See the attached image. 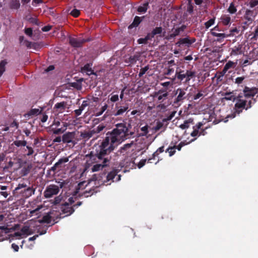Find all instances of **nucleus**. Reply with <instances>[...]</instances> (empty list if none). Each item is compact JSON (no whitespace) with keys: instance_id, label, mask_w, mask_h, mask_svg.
Wrapping results in <instances>:
<instances>
[{"instance_id":"obj_2","label":"nucleus","mask_w":258,"mask_h":258,"mask_svg":"<svg viewBox=\"0 0 258 258\" xmlns=\"http://www.w3.org/2000/svg\"><path fill=\"white\" fill-rule=\"evenodd\" d=\"M105 154H100V150L99 153L95 156H91L89 159L87 160L86 166L83 174L86 172L90 171L91 172H97L100 171L107 165V163L108 160L107 159L102 160L101 157Z\"/></svg>"},{"instance_id":"obj_57","label":"nucleus","mask_w":258,"mask_h":258,"mask_svg":"<svg viewBox=\"0 0 258 258\" xmlns=\"http://www.w3.org/2000/svg\"><path fill=\"white\" fill-rule=\"evenodd\" d=\"M202 95H203V94L199 92L196 95H195V96L194 97V99L197 100V99H199V98H200L201 96H202Z\"/></svg>"},{"instance_id":"obj_47","label":"nucleus","mask_w":258,"mask_h":258,"mask_svg":"<svg viewBox=\"0 0 258 258\" xmlns=\"http://www.w3.org/2000/svg\"><path fill=\"white\" fill-rule=\"evenodd\" d=\"M244 79L243 77H238L235 80V82L237 84H240L242 83Z\"/></svg>"},{"instance_id":"obj_26","label":"nucleus","mask_w":258,"mask_h":258,"mask_svg":"<svg viewBox=\"0 0 258 258\" xmlns=\"http://www.w3.org/2000/svg\"><path fill=\"white\" fill-rule=\"evenodd\" d=\"M148 8V4L145 3L143 6H141L138 8V11L141 13H145Z\"/></svg>"},{"instance_id":"obj_8","label":"nucleus","mask_w":258,"mask_h":258,"mask_svg":"<svg viewBox=\"0 0 258 258\" xmlns=\"http://www.w3.org/2000/svg\"><path fill=\"white\" fill-rule=\"evenodd\" d=\"M194 140L195 139H193L188 142H186L185 141L182 142H181L177 146H173V147H169L167 150V152H168L169 156H171L175 152L176 149H178V150H180L182 147L189 144L190 142Z\"/></svg>"},{"instance_id":"obj_48","label":"nucleus","mask_w":258,"mask_h":258,"mask_svg":"<svg viewBox=\"0 0 258 258\" xmlns=\"http://www.w3.org/2000/svg\"><path fill=\"white\" fill-rule=\"evenodd\" d=\"M88 105H89L88 101L87 100H85L83 102L82 104L80 107L81 108H83V109H84V108L87 107V106H88Z\"/></svg>"},{"instance_id":"obj_20","label":"nucleus","mask_w":258,"mask_h":258,"mask_svg":"<svg viewBox=\"0 0 258 258\" xmlns=\"http://www.w3.org/2000/svg\"><path fill=\"white\" fill-rule=\"evenodd\" d=\"M116 171H112L110 172L107 176V180L109 181L110 180L113 179L116 175Z\"/></svg>"},{"instance_id":"obj_34","label":"nucleus","mask_w":258,"mask_h":258,"mask_svg":"<svg viewBox=\"0 0 258 258\" xmlns=\"http://www.w3.org/2000/svg\"><path fill=\"white\" fill-rule=\"evenodd\" d=\"M70 14L73 16L77 17L80 15V11L77 9H74L71 11Z\"/></svg>"},{"instance_id":"obj_50","label":"nucleus","mask_w":258,"mask_h":258,"mask_svg":"<svg viewBox=\"0 0 258 258\" xmlns=\"http://www.w3.org/2000/svg\"><path fill=\"white\" fill-rule=\"evenodd\" d=\"M51 27L50 26H46L42 28L43 31L47 32L50 30Z\"/></svg>"},{"instance_id":"obj_24","label":"nucleus","mask_w":258,"mask_h":258,"mask_svg":"<svg viewBox=\"0 0 258 258\" xmlns=\"http://www.w3.org/2000/svg\"><path fill=\"white\" fill-rule=\"evenodd\" d=\"M234 63L232 61H228L225 66L223 72L224 73H225L228 70H229L230 68H232L233 67Z\"/></svg>"},{"instance_id":"obj_45","label":"nucleus","mask_w":258,"mask_h":258,"mask_svg":"<svg viewBox=\"0 0 258 258\" xmlns=\"http://www.w3.org/2000/svg\"><path fill=\"white\" fill-rule=\"evenodd\" d=\"M184 93L183 92L180 91L178 95L177 96V101L181 100L182 99V97L184 95Z\"/></svg>"},{"instance_id":"obj_28","label":"nucleus","mask_w":258,"mask_h":258,"mask_svg":"<svg viewBox=\"0 0 258 258\" xmlns=\"http://www.w3.org/2000/svg\"><path fill=\"white\" fill-rule=\"evenodd\" d=\"M69 161L68 158H64L60 159L57 163H56L53 168H56L59 165L62 163L67 162Z\"/></svg>"},{"instance_id":"obj_58","label":"nucleus","mask_w":258,"mask_h":258,"mask_svg":"<svg viewBox=\"0 0 258 258\" xmlns=\"http://www.w3.org/2000/svg\"><path fill=\"white\" fill-rule=\"evenodd\" d=\"M147 38H140L138 40V42L139 43H144L146 42Z\"/></svg>"},{"instance_id":"obj_6","label":"nucleus","mask_w":258,"mask_h":258,"mask_svg":"<svg viewBox=\"0 0 258 258\" xmlns=\"http://www.w3.org/2000/svg\"><path fill=\"white\" fill-rule=\"evenodd\" d=\"M59 191L58 186L55 185H49L44 192V196L46 198H49L56 195Z\"/></svg>"},{"instance_id":"obj_22","label":"nucleus","mask_w":258,"mask_h":258,"mask_svg":"<svg viewBox=\"0 0 258 258\" xmlns=\"http://www.w3.org/2000/svg\"><path fill=\"white\" fill-rule=\"evenodd\" d=\"M167 96V93H158L155 96V97L157 98L158 101H161L165 99Z\"/></svg>"},{"instance_id":"obj_63","label":"nucleus","mask_w":258,"mask_h":258,"mask_svg":"<svg viewBox=\"0 0 258 258\" xmlns=\"http://www.w3.org/2000/svg\"><path fill=\"white\" fill-rule=\"evenodd\" d=\"M195 2L197 5H199L202 3L203 0H195Z\"/></svg>"},{"instance_id":"obj_11","label":"nucleus","mask_w":258,"mask_h":258,"mask_svg":"<svg viewBox=\"0 0 258 258\" xmlns=\"http://www.w3.org/2000/svg\"><path fill=\"white\" fill-rule=\"evenodd\" d=\"M21 231L24 237H26L34 233V230H32L29 226L27 225L23 227Z\"/></svg>"},{"instance_id":"obj_61","label":"nucleus","mask_w":258,"mask_h":258,"mask_svg":"<svg viewBox=\"0 0 258 258\" xmlns=\"http://www.w3.org/2000/svg\"><path fill=\"white\" fill-rule=\"evenodd\" d=\"M60 141H61L60 137H57L53 140L54 142H60Z\"/></svg>"},{"instance_id":"obj_16","label":"nucleus","mask_w":258,"mask_h":258,"mask_svg":"<svg viewBox=\"0 0 258 258\" xmlns=\"http://www.w3.org/2000/svg\"><path fill=\"white\" fill-rule=\"evenodd\" d=\"M141 21V19L140 17L137 16L136 17L132 24L128 26V28L132 29L134 27L137 26L140 23Z\"/></svg>"},{"instance_id":"obj_9","label":"nucleus","mask_w":258,"mask_h":258,"mask_svg":"<svg viewBox=\"0 0 258 258\" xmlns=\"http://www.w3.org/2000/svg\"><path fill=\"white\" fill-rule=\"evenodd\" d=\"M75 137L74 133H68L63 135L62 137V141L65 143H71L73 142Z\"/></svg>"},{"instance_id":"obj_41","label":"nucleus","mask_w":258,"mask_h":258,"mask_svg":"<svg viewBox=\"0 0 258 258\" xmlns=\"http://www.w3.org/2000/svg\"><path fill=\"white\" fill-rule=\"evenodd\" d=\"M188 43V40L187 39L184 38V39H182L180 40L178 43H177V44H178L179 46L180 44H185V43Z\"/></svg>"},{"instance_id":"obj_19","label":"nucleus","mask_w":258,"mask_h":258,"mask_svg":"<svg viewBox=\"0 0 258 258\" xmlns=\"http://www.w3.org/2000/svg\"><path fill=\"white\" fill-rule=\"evenodd\" d=\"M202 124L201 123H199L197 125L196 128H195L194 131L191 133V136L192 137H196L199 135V131L198 130L200 128Z\"/></svg>"},{"instance_id":"obj_3","label":"nucleus","mask_w":258,"mask_h":258,"mask_svg":"<svg viewBox=\"0 0 258 258\" xmlns=\"http://www.w3.org/2000/svg\"><path fill=\"white\" fill-rule=\"evenodd\" d=\"M44 207L42 206H38L35 209L30 212V216H37L38 219L36 222L49 223L50 222V217L48 213H43L42 209Z\"/></svg>"},{"instance_id":"obj_55","label":"nucleus","mask_w":258,"mask_h":258,"mask_svg":"<svg viewBox=\"0 0 258 258\" xmlns=\"http://www.w3.org/2000/svg\"><path fill=\"white\" fill-rule=\"evenodd\" d=\"M47 119H48V116L45 114H44V115H43L42 118H41V121L42 122H44L47 120Z\"/></svg>"},{"instance_id":"obj_62","label":"nucleus","mask_w":258,"mask_h":258,"mask_svg":"<svg viewBox=\"0 0 258 258\" xmlns=\"http://www.w3.org/2000/svg\"><path fill=\"white\" fill-rule=\"evenodd\" d=\"M19 6H20V4H19V2H17L16 3V5L13 6V7L14 9H17L19 7Z\"/></svg>"},{"instance_id":"obj_30","label":"nucleus","mask_w":258,"mask_h":258,"mask_svg":"<svg viewBox=\"0 0 258 258\" xmlns=\"http://www.w3.org/2000/svg\"><path fill=\"white\" fill-rule=\"evenodd\" d=\"M228 11L230 13L234 14L236 12V9L232 4H231Z\"/></svg>"},{"instance_id":"obj_5","label":"nucleus","mask_w":258,"mask_h":258,"mask_svg":"<svg viewBox=\"0 0 258 258\" xmlns=\"http://www.w3.org/2000/svg\"><path fill=\"white\" fill-rule=\"evenodd\" d=\"M155 138H152L150 136H147L145 138H143V142L140 141L137 144V147L138 150H142L147 149L149 146L154 140Z\"/></svg>"},{"instance_id":"obj_37","label":"nucleus","mask_w":258,"mask_h":258,"mask_svg":"<svg viewBox=\"0 0 258 258\" xmlns=\"http://www.w3.org/2000/svg\"><path fill=\"white\" fill-rule=\"evenodd\" d=\"M258 5V1L257 0H252L250 3L249 5L251 8L254 7L255 6Z\"/></svg>"},{"instance_id":"obj_1","label":"nucleus","mask_w":258,"mask_h":258,"mask_svg":"<svg viewBox=\"0 0 258 258\" xmlns=\"http://www.w3.org/2000/svg\"><path fill=\"white\" fill-rule=\"evenodd\" d=\"M127 128L123 124H119L110 133L107 134L105 139L99 146L101 154H107L112 151L114 148L120 144L126 138Z\"/></svg>"},{"instance_id":"obj_35","label":"nucleus","mask_w":258,"mask_h":258,"mask_svg":"<svg viewBox=\"0 0 258 258\" xmlns=\"http://www.w3.org/2000/svg\"><path fill=\"white\" fill-rule=\"evenodd\" d=\"M149 69V68L148 67H145L142 69H141L140 72L139 73V76L141 77L143 76L144 74H145V73L147 71V70Z\"/></svg>"},{"instance_id":"obj_46","label":"nucleus","mask_w":258,"mask_h":258,"mask_svg":"<svg viewBox=\"0 0 258 258\" xmlns=\"http://www.w3.org/2000/svg\"><path fill=\"white\" fill-rule=\"evenodd\" d=\"M25 33L29 36H31L32 34V29L30 28L26 29H25Z\"/></svg>"},{"instance_id":"obj_23","label":"nucleus","mask_w":258,"mask_h":258,"mask_svg":"<svg viewBox=\"0 0 258 258\" xmlns=\"http://www.w3.org/2000/svg\"><path fill=\"white\" fill-rule=\"evenodd\" d=\"M82 72L86 73L88 75H91L92 74V71L91 70V68L88 64L86 65L84 67V68L82 69Z\"/></svg>"},{"instance_id":"obj_18","label":"nucleus","mask_w":258,"mask_h":258,"mask_svg":"<svg viewBox=\"0 0 258 258\" xmlns=\"http://www.w3.org/2000/svg\"><path fill=\"white\" fill-rule=\"evenodd\" d=\"M11 236H12V237H13L12 239H19L21 238H24V237L23 236V235H22V232L21 230L19 231L15 232L14 233V234H12Z\"/></svg>"},{"instance_id":"obj_42","label":"nucleus","mask_w":258,"mask_h":258,"mask_svg":"<svg viewBox=\"0 0 258 258\" xmlns=\"http://www.w3.org/2000/svg\"><path fill=\"white\" fill-rule=\"evenodd\" d=\"M63 212H64V213H69L68 214V215H69V214H71L73 213V211H74L73 210L72 208H71V207H68V208H67V211H66V209H63Z\"/></svg>"},{"instance_id":"obj_15","label":"nucleus","mask_w":258,"mask_h":258,"mask_svg":"<svg viewBox=\"0 0 258 258\" xmlns=\"http://www.w3.org/2000/svg\"><path fill=\"white\" fill-rule=\"evenodd\" d=\"M223 99L227 100H234L235 99V95L233 92L226 93Z\"/></svg>"},{"instance_id":"obj_14","label":"nucleus","mask_w":258,"mask_h":258,"mask_svg":"<svg viewBox=\"0 0 258 258\" xmlns=\"http://www.w3.org/2000/svg\"><path fill=\"white\" fill-rule=\"evenodd\" d=\"M83 41L82 40H78L77 39L75 38H71L70 39V43L74 47H79L81 45V44L83 43Z\"/></svg>"},{"instance_id":"obj_56","label":"nucleus","mask_w":258,"mask_h":258,"mask_svg":"<svg viewBox=\"0 0 258 258\" xmlns=\"http://www.w3.org/2000/svg\"><path fill=\"white\" fill-rule=\"evenodd\" d=\"M250 64V63L249 62V60L248 59H246V60H245L243 63H242V66L243 67H245L248 64Z\"/></svg>"},{"instance_id":"obj_39","label":"nucleus","mask_w":258,"mask_h":258,"mask_svg":"<svg viewBox=\"0 0 258 258\" xmlns=\"http://www.w3.org/2000/svg\"><path fill=\"white\" fill-rule=\"evenodd\" d=\"M9 232V230L7 228H4V227H0V234H3V233H7Z\"/></svg>"},{"instance_id":"obj_32","label":"nucleus","mask_w":258,"mask_h":258,"mask_svg":"<svg viewBox=\"0 0 258 258\" xmlns=\"http://www.w3.org/2000/svg\"><path fill=\"white\" fill-rule=\"evenodd\" d=\"M185 74L187 81H189L194 76V73L191 71H187Z\"/></svg>"},{"instance_id":"obj_53","label":"nucleus","mask_w":258,"mask_h":258,"mask_svg":"<svg viewBox=\"0 0 258 258\" xmlns=\"http://www.w3.org/2000/svg\"><path fill=\"white\" fill-rule=\"evenodd\" d=\"M12 247L15 251H18L19 250V246L14 243L12 244Z\"/></svg>"},{"instance_id":"obj_13","label":"nucleus","mask_w":258,"mask_h":258,"mask_svg":"<svg viewBox=\"0 0 258 258\" xmlns=\"http://www.w3.org/2000/svg\"><path fill=\"white\" fill-rule=\"evenodd\" d=\"M255 93L254 90L246 87L244 90V95L245 97L253 96Z\"/></svg>"},{"instance_id":"obj_51","label":"nucleus","mask_w":258,"mask_h":258,"mask_svg":"<svg viewBox=\"0 0 258 258\" xmlns=\"http://www.w3.org/2000/svg\"><path fill=\"white\" fill-rule=\"evenodd\" d=\"M214 35L215 36H216L217 37H226V35L224 33H213Z\"/></svg>"},{"instance_id":"obj_10","label":"nucleus","mask_w":258,"mask_h":258,"mask_svg":"<svg viewBox=\"0 0 258 258\" xmlns=\"http://www.w3.org/2000/svg\"><path fill=\"white\" fill-rule=\"evenodd\" d=\"M67 108V104L64 102L57 103L55 105L54 109H56V111L58 113H61Z\"/></svg>"},{"instance_id":"obj_17","label":"nucleus","mask_w":258,"mask_h":258,"mask_svg":"<svg viewBox=\"0 0 258 258\" xmlns=\"http://www.w3.org/2000/svg\"><path fill=\"white\" fill-rule=\"evenodd\" d=\"M221 20L223 24L226 25L230 23V17L228 15H224L221 17Z\"/></svg>"},{"instance_id":"obj_38","label":"nucleus","mask_w":258,"mask_h":258,"mask_svg":"<svg viewBox=\"0 0 258 258\" xmlns=\"http://www.w3.org/2000/svg\"><path fill=\"white\" fill-rule=\"evenodd\" d=\"M163 126V123L161 122H158L155 126L154 130L155 131L159 130Z\"/></svg>"},{"instance_id":"obj_25","label":"nucleus","mask_w":258,"mask_h":258,"mask_svg":"<svg viewBox=\"0 0 258 258\" xmlns=\"http://www.w3.org/2000/svg\"><path fill=\"white\" fill-rule=\"evenodd\" d=\"M107 104H105L103 106H102L100 111L96 112L95 115L96 116L101 115L107 109Z\"/></svg>"},{"instance_id":"obj_31","label":"nucleus","mask_w":258,"mask_h":258,"mask_svg":"<svg viewBox=\"0 0 258 258\" xmlns=\"http://www.w3.org/2000/svg\"><path fill=\"white\" fill-rule=\"evenodd\" d=\"M215 19H211L210 20H209L208 22H207L205 23V26L207 28H209L210 27H211L212 25H213L214 23Z\"/></svg>"},{"instance_id":"obj_60","label":"nucleus","mask_w":258,"mask_h":258,"mask_svg":"<svg viewBox=\"0 0 258 258\" xmlns=\"http://www.w3.org/2000/svg\"><path fill=\"white\" fill-rule=\"evenodd\" d=\"M38 236L37 235H35V236H33V237H30L29 238V241H32V240H34L36 239V238L38 237Z\"/></svg>"},{"instance_id":"obj_36","label":"nucleus","mask_w":258,"mask_h":258,"mask_svg":"<svg viewBox=\"0 0 258 258\" xmlns=\"http://www.w3.org/2000/svg\"><path fill=\"white\" fill-rule=\"evenodd\" d=\"M162 32V28L161 27H158L155 29L153 32L152 33L153 35H156L158 34H160Z\"/></svg>"},{"instance_id":"obj_33","label":"nucleus","mask_w":258,"mask_h":258,"mask_svg":"<svg viewBox=\"0 0 258 258\" xmlns=\"http://www.w3.org/2000/svg\"><path fill=\"white\" fill-rule=\"evenodd\" d=\"M127 109V107H123L121 108H120L118 109L117 111V112L115 114V115H118L120 114H122L123 112H124Z\"/></svg>"},{"instance_id":"obj_40","label":"nucleus","mask_w":258,"mask_h":258,"mask_svg":"<svg viewBox=\"0 0 258 258\" xmlns=\"http://www.w3.org/2000/svg\"><path fill=\"white\" fill-rule=\"evenodd\" d=\"M146 162V159L141 160L138 164V168H141V167H142L145 164Z\"/></svg>"},{"instance_id":"obj_43","label":"nucleus","mask_w":258,"mask_h":258,"mask_svg":"<svg viewBox=\"0 0 258 258\" xmlns=\"http://www.w3.org/2000/svg\"><path fill=\"white\" fill-rule=\"evenodd\" d=\"M118 99V95H112L110 98V100L112 102H115Z\"/></svg>"},{"instance_id":"obj_27","label":"nucleus","mask_w":258,"mask_h":258,"mask_svg":"<svg viewBox=\"0 0 258 258\" xmlns=\"http://www.w3.org/2000/svg\"><path fill=\"white\" fill-rule=\"evenodd\" d=\"M190 123H191V121L190 120H186L183 124L180 125V127L182 130L187 128L189 127Z\"/></svg>"},{"instance_id":"obj_21","label":"nucleus","mask_w":258,"mask_h":258,"mask_svg":"<svg viewBox=\"0 0 258 258\" xmlns=\"http://www.w3.org/2000/svg\"><path fill=\"white\" fill-rule=\"evenodd\" d=\"M7 62L5 60H2L0 62V76H1L5 71V66Z\"/></svg>"},{"instance_id":"obj_12","label":"nucleus","mask_w":258,"mask_h":258,"mask_svg":"<svg viewBox=\"0 0 258 258\" xmlns=\"http://www.w3.org/2000/svg\"><path fill=\"white\" fill-rule=\"evenodd\" d=\"M149 133V126L148 125H145L141 128V131L139 133V135L140 136H146V138L149 136H150V137H151L150 135H148V134Z\"/></svg>"},{"instance_id":"obj_54","label":"nucleus","mask_w":258,"mask_h":258,"mask_svg":"<svg viewBox=\"0 0 258 258\" xmlns=\"http://www.w3.org/2000/svg\"><path fill=\"white\" fill-rule=\"evenodd\" d=\"M177 78L179 79H180V80H183V79L186 78V74H179L178 76H177Z\"/></svg>"},{"instance_id":"obj_49","label":"nucleus","mask_w":258,"mask_h":258,"mask_svg":"<svg viewBox=\"0 0 258 258\" xmlns=\"http://www.w3.org/2000/svg\"><path fill=\"white\" fill-rule=\"evenodd\" d=\"M104 127V126L103 125H99V126H97V127L96 128L97 131H94V132L99 133V132H101L102 130H103Z\"/></svg>"},{"instance_id":"obj_64","label":"nucleus","mask_w":258,"mask_h":258,"mask_svg":"<svg viewBox=\"0 0 258 258\" xmlns=\"http://www.w3.org/2000/svg\"><path fill=\"white\" fill-rule=\"evenodd\" d=\"M86 181H84V182L80 183L78 184L79 188H81L84 185V184L86 183Z\"/></svg>"},{"instance_id":"obj_44","label":"nucleus","mask_w":258,"mask_h":258,"mask_svg":"<svg viewBox=\"0 0 258 258\" xmlns=\"http://www.w3.org/2000/svg\"><path fill=\"white\" fill-rule=\"evenodd\" d=\"M251 13V12L249 10H247L246 11V14H245V18L247 19L248 20V22H251L252 21V20L250 18H248V16Z\"/></svg>"},{"instance_id":"obj_59","label":"nucleus","mask_w":258,"mask_h":258,"mask_svg":"<svg viewBox=\"0 0 258 258\" xmlns=\"http://www.w3.org/2000/svg\"><path fill=\"white\" fill-rule=\"evenodd\" d=\"M54 67L53 66H50L45 70V71L49 72L50 71H52L54 70Z\"/></svg>"},{"instance_id":"obj_4","label":"nucleus","mask_w":258,"mask_h":258,"mask_svg":"<svg viewBox=\"0 0 258 258\" xmlns=\"http://www.w3.org/2000/svg\"><path fill=\"white\" fill-rule=\"evenodd\" d=\"M246 102V101L243 99H240V98L238 99L235 105L234 113L231 115H228L227 116L226 118H233L236 116L235 113H237V114H239L242 111V109L245 108Z\"/></svg>"},{"instance_id":"obj_52","label":"nucleus","mask_w":258,"mask_h":258,"mask_svg":"<svg viewBox=\"0 0 258 258\" xmlns=\"http://www.w3.org/2000/svg\"><path fill=\"white\" fill-rule=\"evenodd\" d=\"M83 110V108H81V107L75 110V113L77 115H79L81 114L82 111Z\"/></svg>"},{"instance_id":"obj_7","label":"nucleus","mask_w":258,"mask_h":258,"mask_svg":"<svg viewBox=\"0 0 258 258\" xmlns=\"http://www.w3.org/2000/svg\"><path fill=\"white\" fill-rule=\"evenodd\" d=\"M100 176H98L96 174L93 175L91 179L88 180V183L86 185H89L91 187H98L100 186L102 184V182L100 181Z\"/></svg>"},{"instance_id":"obj_29","label":"nucleus","mask_w":258,"mask_h":258,"mask_svg":"<svg viewBox=\"0 0 258 258\" xmlns=\"http://www.w3.org/2000/svg\"><path fill=\"white\" fill-rule=\"evenodd\" d=\"M14 144L17 147L25 146L26 145V142L24 141H16L14 142Z\"/></svg>"}]
</instances>
